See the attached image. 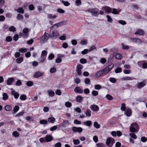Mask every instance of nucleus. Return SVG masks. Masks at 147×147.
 I'll use <instances>...</instances> for the list:
<instances>
[{
	"instance_id": "obj_1",
	"label": "nucleus",
	"mask_w": 147,
	"mask_h": 147,
	"mask_svg": "<svg viewBox=\"0 0 147 147\" xmlns=\"http://www.w3.org/2000/svg\"><path fill=\"white\" fill-rule=\"evenodd\" d=\"M87 11L90 13L93 16L97 17L98 15L99 9L97 8H89Z\"/></svg>"
},
{
	"instance_id": "obj_2",
	"label": "nucleus",
	"mask_w": 147,
	"mask_h": 147,
	"mask_svg": "<svg viewBox=\"0 0 147 147\" xmlns=\"http://www.w3.org/2000/svg\"><path fill=\"white\" fill-rule=\"evenodd\" d=\"M49 34H48L46 32H45L44 34L41 36V38L42 42V43H44L47 41L49 38H50L49 37Z\"/></svg>"
},
{
	"instance_id": "obj_3",
	"label": "nucleus",
	"mask_w": 147,
	"mask_h": 147,
	"mask_svg": "<svg viewBox=\"0 0 147 147\" xmlns=\"http://www.w3.org/2000/svg\"><path fill=\"white\" fill-rule=\"evenodd\" d=\"M106 70L104 68L97 72L95 74V76L96 77L98 78L100 77L102 75L104 74H107L106 73Z\"/></svg>"
},
{
	"instance_id": "obj_4",
	"label": "nucleus",
	"mask_w": 147,
	"mask_h": 147,
	"mask_svg": "<svg viewBox=\"0 0 147 147\" xmlns=\"http://www.w3.org/2000/svg\"><path fill=\"white\" fill-rule=\"evenodd\" d=\"M115 140L113 138H108L106 142L107 145L109 146H112L115 143Z\"/></svg>"
},
{
	"instance_id": "obj_5",
	"label": "nucleus",
	"mask_w": 147,
	"mask_h": 147,
	"mask_svg": "<svg viewBox=\"0 0 147 147\" xmlns=\"http://www.w3.org/2000/svg\"><path fill=\"white\" fill-rule=\"evenodd\" d=\"M83 68V66L81 64L77 65L76 68V71L78 74L80 75L82 74L81 69Z\"/></svg>"
},
{
	"instance_id": "obj_6",
	"label": "nucleus",
	"mask_w": 147,
	"mask_h": 147,
	"mask_svg": "<svg viewBox=\"0 0 147 147\" xmlns=\"http://www.w3.org/2000/svg\"><path fill=\"white\" fill-rule=\"evenodd\" d=\"M59 34L57 30H55L51 34H49V37L51 38H56L59 36Z\"/></svg>"
},
{
	"instance_id": "obj_7",
	"label": "nucleus",
	"mask_w": 147,
	"mask_h": 147,
	"mask_svg": "<svg viewBox=\"0 0 147 147\" xmlns=\"http://www.w3.org/2000/svg\"><path fill=\"white\" fill-rule=\"evenodd\" d=\"M114 66V65L113 63H111L105 68V69L106 70V73L107 74L113 68Z\"/></svg>"
},
{
	"instance_id": "obj_8",
	"label": "nucleus",
	"mask_w": 147,
	"mask_h": 147,
	"mask_svg": "<svg viewBox=\"0 0 147 147\" xmlns=\"http://www.w3.org/2000/svg\"><path fill=\"white\" fill-rule=\"evenodd\" d=\"M146 84V80H144L138 84L137 87L138 89H140L145 86Z\"/></svg>"
},
{
	"instance_id": "obj_9",
	"label": "nucleus",
	"mask_w": 147,
	"mask_h": 147,
	"mask_svg": "<svg viewBox=\"0 0 147 147\" xmlns=\"http://www.w3.org/2000/svg\"><path fill=\"white\" fill-rule=\"evenodd\" d=\"M44 74V72H41L39 71L36 72L34 75V77L35 78H38L42 76Z\"/></svg>"
},
{
	"instance_id": "obj_10",
	"label": "nucleus",
	"mask_w": 147,
	"mask_h": 147,
	"mask_svg": "<svg viewBox=\"0 0 147 147\" xmlns=\"http://www.w3.org/2000/svg\"><path fill=\"white\" fill-rule=\"evenodd\" d=\"M72 130L75 132H78L80 133L82 131L83 129L81 127H73L72 128Z\"/></svg>"
},
{
	"instance_id": "obj_11",
	"label": "nucleus",
	"mask_w": 147,
	"mask_h": 147,
	"mask_svg": "<svg viewBox=\"0 0 147 147\" xmlns=\"http://www.w3.org/2000/svg\"><path fill=\"white\" fill-rule=\"evenodd\" d=\"M130 39L133 42L135 43H138L140 44H141L142 42V41L139 38H130Z\"/></svg>"
},
{
	"instance_id": "obj_12",
	"label": "nucleus",
	"mask_w": 147,
	"mask_h": 147,
	"mask_svg": "<svg viewBox=\"0 0 147 147\" xmlns=\"http://www.w3.org/2000/svg\"><path fill=\"white\" fill-rule=\"evenodd\" d=\"M125 111V114L127 117L130 116L131 115L132 111L131 109H126Z\"/></svg>"
},
{
	"instance_id": "obj_13",
	"label": "nucleus",
	"mask_w": 147,
	"mask_h": 147,
	"mask_svg": "<svg viewBox=\"0 0 147 147\" xmlns=\"http://www.w3.org/2000/svg\"><path fill=\"white\" fill-rule=\"evenodd\" d=\"M144 32L142 29L138 30L135 33V34H139V35H144Z\"/></svg>"
},
{
	"instance_id": "obj_14",
	"label": "nucleus",
	"mask_w": 147,
	"mask_h": 147,
	"mask_svg": "<svg viewBox=\"0 0 147 147\" xmlns=\"http://www.w3.org/2000/svg\"><path fill=\"white\" fill-rule=\"evenodd\" d=\"M74 91L77 93H82L83 92V90L81 89L79 87L76 86L74 90Z\"/></svg>"
},
{
	"instance_id": "obj_15",
	"label": "nucleus",
	"mask_w": 147,
	"mask_h": 147,
	"mask_svg": "<svg viewBox=\"0 0 147 147\" xmlns=\"http://www.w3.org/2000/svg\"><path fill=\"white\" fill-rule=\"evenodd\" d=\"M102 9H104L106 12L109 13H111L112 10L111 8L107 6L103 7Z\"/></svg>"
},
{
	"instance_id": "obj_16",
	"label": "nucleus",
	"mask_w": 147,
	"mask_h": 147,
	"mask_svg": "<svg viewBox=\"0 0 147 147\" xmlns=\"http://www.w3.org/2000/svg\"><path fill=\"white\" fill-rule=\"evenodd\" d=\"M46 142H50L53 140V138L51 135H47L45 137Z\"/></svg>"
},
{
	"instance_id": "obj_17",
	"label": "nucleus",
	"mask_w": 147,
	"mask_h": 147,
	"mask_svg": "<svg viewBox=\"0 0 147 147\" xmlns=\"http://www.w3.org/2000/svg\"><path fill=\"white\" fill-rule=\"evenodd\" d=\"M91 109L93 111L95 112L97 111L99 109L98 106L96 105H93L91 106Z\"/></svg>"
},
{
	"instance_id": "obj_18",
	"label": "nucleus",
	"mask_w": 147,
	"mask_h": 147,
	"mask_svg": "<svg viewBox=\"0 0 147 147\" xmlns=\"http://www.w3.org/2000/svg\"><path fill=\"white\" fill-rule=\"evenodd\" d=\"M64 22V21H63L55 24L51 27V29L52 28H53L55 26H56L57 28H58L61 26V25H63Z\"/></svg>"
},
{
	"instance_id": "obj_19",
	"label": "nucleus",
	"mask_w": 147,
	"mask_h": 147,
	"mask_svg": "<svg viewBox=\"0 0 147 147\" xmlns=\"http://www.w3.org/2000/svg\"><path fill=\"white\" fill-rule=\"evenodd\" d=\"M11 94L12 95L14 96L15 98L16 99H17L18 98L19 95L18 92H16L15 91L13 90L11 92Z\"/></svg>"
},
{
	"instance_id": "obj_20",
	"label": "nucleus",
	"mask_w": 147,
	"mask_h": 147,
	"mask_svg": "<svg viewBox=\"0 0 147 147\" xmlns=\"http://www.w3.org/2000/svg\"><path fill=\"white\" fill-rule=\"evenodd\" d=\"M134 79H135V78L134 77H131L129 76H127L126 77H124L122 78L121 79L122 80L127 81L132 80Z\"/></svg>"
},
{
	"instance_id": "obj_21",
	"label": "nucleus",
	"mask_w": 147,
	"mask_h": 147,
	"mask_svg": "<svg viewBox=\"0 0 147 147\" xmlns=\"http://www.w3.org/2000/svg\"><path fill=\"white\" fill-rule=\"evenodd\" d=\"M19 107L18 106H15L13 110L12 111V113L13 114L16 113L19 110Z\"/></svg>"
},
{
	"instance_id": "obj_22",
	"label": "nucleus",
	"mask_w": 147,
	"mask_h": 147,
	"mask_svg": "<svg viewBox=\"0 0 147 147\" xmlns=\"http://www.w3.org/2000/svg\"><path fill=\"white\" fill-rule=\"evenodd\" d=\"M14 81V79L13 78H9L7 80V84L8 85H10L13 81Z\"/></svg>"
},
{
	"instance_id": "obj_23",
	"label": "nucleus",
	"mask_w": 147,
	"mask_h": 147,
	"mask_svg": "<svg viewBox=\"0 0 147 147\" xmlns=\"http://www.w3.org/2000/svg\"><path fill=\"white\" fill-rule=\"evenodd\" d=\"M48 95L51 97L55 95V92L51 90H48L47 91Z\"/></svg>"
},
{
	"instance_id": "obj_24",
	"label": "nucleus",
	"mask_w": 147,
	"mask_h": 147,
	"mask_svg": "<svg viewBox=\"0 0 147 147\" xmlns=\"http://www.w3.org/2000/svg\"><path fill=\"white\" fill-rule=\"evenodd\" d=\"M83 123L84 125L90 126L92 124V122L90 121H86L83 122Z\"/></svg>"
},
{
	"instance_id": "obj_25",
	"label": "nucleus",
	"mask_w": 147,
	"mask_h": 147,
	"mask_svg": "<svg viewBox=\"0 0 147 147\" xmlns=\"http://www.w3.org/2000/svg\"><path fill=\"white\" fill-rule=\"evenodd\" d=\"M5 109L7 111H10L12 109V107L10 105H7L5 107Z\"/></svg>"
},
{
	"instance_id": "obj_26",
	"label": "nucleus",
	"mask_w": 147,
	"mask_h": 147,
	"mask_svg": "<svg viewBox=\"0 0 147 147\" xmlns=\"http://www.w3.org/2000/svg\"><path fill=\"white\" fill-rule=\"evenodd\" d=\"M48 120L49 122L53 123L55 121V119L54 118L51 117L48 118Z\"/></svg>"
},
{
	"instance_id": "obj_27",
	"label": "nucleus",
	"mask_w": 147,
	"mask_h": 147,
	"mask_svg": "<svg viewBox=\"0 0 147 147\" xmlns=\"http://www.w3.org/2000/svg\"><path fill=\"white\" fill-rule=\"evenodd\" d=\"M131 126L133 127L136 128L138 129H139V127L138 124L136 123H133L131 124Z\"/></svg>"
},
{
	"instance_id": "obj_28",
	"label": "nucleus",
	"mask_w": 147,
	"mask_h": 147,
	"mask_svg": "<svg viewBox=\"0 0 147 147\" xmlns=\"http://www.w3.org/2000/svg\"><path fill=\"white\" fill-rule=\"evenodd\" d=\"M23 16L20 14H18L16 17V19L18 20H22L23 19Z\"/></svg>"
},
{
	"instance_id": "obj_29",
	"label": "nucleus",
	"mask_w": 147,
	"mask_h": 147,
	"mask_svg": "<svg viewBox=\"0 0 147 147\" xmlns=\"http://www.w3.org/2000/svg\"><path fill=\"white\" fill-rule=\"evenodd\" d=\"M77 101L78 102H81L83 99V98L80 95H78L76 97Z\"/></svg>"
},
{
	"instance_id": "obj_30",
	"label": "nucleus",
	"mask_w": 147,
	"mask_h": 147,
	"mask_svg": "<svg viewBox=\"0 0 147 147\" xmlns=\"http://www.w3.org/2000/svg\"><path fill=\"white\" fill-rule=\"evenodd\" d=\"M16 11L21 13L22 14L24 13V10L22 7H19L17 9H16Z\"/></svg>"
},
{
	"instance_id": "obj_31",
	"label": "nucleus",
	"mask_w": 147,
	"mask_h": 147,
	"mask_svg": "<svg viewBox=\"0 0 147 147\" xmlns=\"http://www.w3.org/2000/svg\"><path fill=\"white\" fill-rule=\"evenodd\" d=\"M130 130L131 132H132V133H134V132H137L139 130L131 127H130Z\"/></svg>"
},
{
	"instance_id": "obj_32",
	"label": "nucleus",
	"mask_w": 147,
	"mask_h": 147,
	"mask_svg": "<svg viewBox=\"0 0 147 147\" xmlns=\"http://www.w3.org/2000/svg\"><path fill=\"white\" fill-rule=\"evenodd\" d=\"M57 17L56 15H54L52 16L51 14H48L47 18L48 19H55Z\"/></svg>"
},
{
	"instance_id": "obj_33",
	"label": "nucleus",
	"mask_w": 147,
	"mask_h": 147,
	"mask_svg": "<svg viewBox=\"0 0 147 147\" xmlns=\"http://www.w3.org/2000/svg\"><path fill=\"white\" fill-rule=\"evenodd\" d=\"M115 58L117 59H122V56L120 54L117 53L115 55Z\"/></svg>"
},
{
	"instance_id": "obj_34",
	"label": "nucleus",
	"mask_w": 147,
	"mask_h": 147,
	"mask_svg": "<svg viewBox=\"0 0 147 147\" xmlns=\"http://www.w3.org/2000/svg\"><path fill=\"white\" fill-rule=\"evenodd\" d=\"M121 109L122 111H124L126 110V105L124 103H122L121 105Z\"/></svg>"
},
{
	"instance_id": "obj_35",
	"label": "nucleus",
	"mask_w": 147,
	"mask_h": 147,
	"mask_svg": "<svg viewBox=\"0 0 147 147\" xmlns=\"http://www.w3.org/2000/svg\"><path fill=\"white\" fill-rule=\"evenodd\" d=\"M94 127L96 129H98L100 127V125L97 122H95L94 123Z\"/></svg>"
},
{
	"instance_id": "obj_36",
	"label": "nucleus",
	"mask_w": 147,
	"mask_h": 147,
	"mask_svg": "<svg viewBox=\"0 0 147 147\" xmlns=\"http://www.w3.org/2000/svg\"><path fill=\"white\" fill-rule=\"evenodd\" d=\"M137 101L140 102H145L146 101V100L144 97H142V98H139L138 99Z\"/></svg>"
},
{
	"instance_id": "obj_37",
	"label": "nucleus",
	"mask_w": 147,
	"mask_h": 147,
	"mask_svg": "<svg viewBox=\"0 0 147 147\" xmlns=\"http://www.w3.org/2000/svg\"><path fill=\"white\" fill-rule=\"evenodd\" d=\"M3 100H6L8 98V96L7 94L5 93H4L3 94Z\"/></svg>"
},
{
	"instance_id": "obj_38",
	"label": "nucleus",
	"mask_w": 147,
	"mask_h": 147,
	"mask_svg": "<svg viewBox=\"0 0 147 147\" xmlns=\"http://www.w3.org/2000/svg\"><path fill=\"white\" fill-rule=\"evenodd\" d=\"M106 17L107 18V21L108 22L110 23H112L113 22V19L109 15H107Z\"/></svg>"
},
{
	"instance_id": "obj_39",
	"label": "nucleus",
	"mask_w": 147,
	"mask_h": 147,
	"mask_svg": "<svg viewBox=\"0 0 147 147\" xmlns=\"http://www.w3.org/2000/svg\"><path fill=\"white\" fill-rule=\"evenodd\" d=\"M23 61V59L22 57H21L17 58L16 60V62L18 63H20Z\"/></svg>"
},
{
	"instance_id": "obj_40",
	"label": "nucleus",
	"mask_w": 147,
	"mask_h": 147,
	"mask_svg": "<svg viewBox=\"0 0 147 147\" xmlns=\"http://www.w3.org/2000/svg\"><path fill=\"white\" fill-rule=\"evenodd\" d=\"M129 136L131 137V138L134 139H136L137 138V136L135 135L134 133H130Z\"/></svg>"
},
{
	"instance_id": "obj_41",
	"label": "nucleus",
	"mask_w": 147,
	"mask_h": 147,
	"mask_svg": "<svg viewBox=\"0 0 147 147\" xmlns=\"http://www.w3.org/2000/svg\"><path fill=\"white\" fill-rule=\"evenodd\" d=\"M39 123L42 124H47L48 123V121L46 120L42 119L40 121Z\"/></svg>"
},
{
	"instance_id": "obj_42",
	"label": "nucleus",
	"mask_w": 147,
	"mask_h": 147,
	"mask_svg": "<svg viewBox=\"0 0 147 147\" xmlns=\"http://www.w3.org/2000/svg\"><path fill=\"white\" fill-rule=\"evenodd\" d=\"M33 84V82L31 81H28L26 83V85L28 86L31 87Z\"/></svg>"
},
{
	"instance_id": "obj_43",
	"label": "nucleus",
	"mask_w": 147,
	"mask_h": 147,
	"mask_svg": "<svg viewBox=\"0 0 147 147\" xmlns=\"http://www.w3.org/2000/svg\"><path fill=\"white\" fill-rule=\"evenodd\" d=\"M121 68L120 67H119L116 68L115 70V72L116 73H120L122 71Z\"/></svg>"
},
{
	"instance_id": "obj_44",
	"label": "nucleus",
	"mask_w": 147,
	"mask_h": 147,
	"mask_svg": "<svg viewBox=\"0 0 147 147\" xmlns=\"http://www.w3.org/2000/svg\"><path fill=\"white\" fill-rule=\"evenodd\" d=\"M91 111L89 109H87L86 112L85 114L88 117L91 116Z\"/></svg>"
},
{
	"instance_id": "obj_45",
	"label": "nucleus",
	"mask_w": 147,
	"mask_h": 147,
	"mask_svg": "<svg viewBox=\"0 0 147 147\" xmlns=\"http://www.w3.org/2000/svg\"><path fill=\"white\" fill-rule=\"evenodd\" d=\"M87 40L85 39H84L82 40H81L80 43L81 45H85L87 44Z\"/></svg>"
},
{
	"instance_id": "obj_46",
	"label": "nucleus",
	"mask_w": 147,
	"mask_h": 147,
	"mask_svg": "<svg viewBox=\"0 0 147 147\" xmlns=\"http://www.w3.org/2000/svg\"><path fill=\"white\" fill-rule=\"evenodd\" d=\"M27 51V49L25 48H22L19 49V51L22 53H26Z\"/></svg>"
},
{
	"instance_id": "obj_47",
	"label": "nucleus",
	"mask_w": 147,
	"mask_h": 147,
	"mask_svg": "<svg viewBox=\"0 0 147 147\" xmlns=\"http://www.w3.org/2000/svg\"><path fill=\"white\" fill-rule=\"evenodd\" d=\"M112 10H113V11L111 12L113 14H118L120 12L119 11H118L117 9L115 8H113Z\"/></svg>"
},
{
	"instance_id": "obj_48",
	"label": "nucleus",
	"mask_w": 147,
	"mask_h": 147,
	"mask_svg": "<svg viewBox=\"0 0 147 147\" xmlns=\"http://www.w3.org/2000/svg\"><path fill=\"white\" fill-rule=\"evenodd\" d=\"M106 97L107 99L109 100H111L113 99V97L109 94H107L106 96Z\"/></svg>"
},
{
	"instance_id": "obj_49",
	"label": "nucleus",
	"mask_w": 147,
	"mask_h": 147,
	"mask_svg": "<svg viewBox=\"0 0 147 147\" xmlns=\"http://www.w3.org/2000/svg\"><path fill=\"white\" fill-rule=\"evenodd\" d=\"M12 135L15 137H18L19 136V134L17 131H14L12 133Z\"/></svg>"
},
{
	"instance_id": "obj_50",
	"label": "nucleus",
	"mask_w": 147,
	"mask_h": 147,
	"mask_svg": "<svg viewBox=\"0 0 147 147\" xmlns=\"http://www.w3.org/2000/svg\"><path fill=\"white\" fill-rule=\"evenodd\" d=\"M9 30L11 32H14L16 30V29L14 26H11L9 28Z\"/></svg>"
},
{
	"instance_id": "obj_51",
	"label": "nucleus",
	"mask_w": 147,
	"mask_h": 147,
	"mask_svg": "<svg viewBox=\"0 0 147 147\" xmlns=\"http://www.w3.org/2000/svg\"><path fill=\"white\" fill-rule=\"evenodd\" d=\"M69 121L67 120H65L63 121V122L62 123L63 126L65 127L66 126V124L69 125Z\"/></svg>"
},
{
	"instance_id": "obj_52",
	"label": "nucleus",
	"mask_w": 147,
	"mask_h": 147,
	"mask_svg": "<svg viewBox=\"0 0 147 147\" xmlns=\"http://www.w3.org/2000/svg\"><path fill=\"white\" fill-rule=\"evenodd\" d=\"M74 144L76 145L80 143V140L78 139H74L73 141Z\"/></svg>"
},
{
	"instance_id": "obj_53",
	"label": "nucleus",
	"mask_w": 147,
	"mask_h": 147,
	"mask_svg": "<svg viewBox=\"0 0 147 147\" xmlns=\"http://www.w3.org/2000/svg\"><path fill=\"white\" fill-rule=\"evenodd\" d=\"M57 11L58 12L61 13H64L65 12V11L64 10L61 8H58L57 9Z\"/></svg>"
},
{
	"instance_id": "obj_54",
	"label": "nucleus",
	"mask_w": 147,
	"mask_h": 147,
	"mask_svg": "<svg viewBox=\"0 0 147 147\" xmlns=\"http://www.w3.org/2000/svg\"><path fill=\"white\" fill-rule=\"evenodd\" d=\"M45 59V56H41L39 58L38 61L41 62H43Z\"/></svg>"
},
{
	"instance_id": "obj_55",
	"label": "nucleus",
	"mask_w": 147,
	"mask_h": 147,
	"mask_svg": "<svg viewBox=\"0 0 147 147\" xmlns=\"http://www.w3.org/2000/svg\"><path fill=\"white\" fill-rule=\"evenodd\" d=\"M61 2L65 6H68L70 5V3L67 1H64L62 0Z\"/></svg>"
},
{
	"instance_id": "obj_56",
	"label": "nucleus",
	"mask_w": 147,
	"mask_h": 147,
	"mask_svg": "<svg viewBox=\"0 0 147 147\" xmlns=\"http://www.w3.org/2000/svg\"><path fill=\"white\" fill-rule=\"evenodd\" d=\"M12 40V38L11 36H7L6 38V40L7 42H11Z\"/></svg>"
},
{
	"instance_id": "obj_57",
	"label": "nucleus",
	"mask_w": 147,
	"mask_h": 147,
	"mask_svg": "<svg viewBox=\"0 0 147 147\" xmlns=\"http://www.w3.org/2000/svg\"><path fill=\"white\" fill-rule=\"evenodd\" d=\"M80 62L82 64H84L86 63V60L85 59L82 58L80 60Z\"/></svg>"
},
{
	"instance_id": "obj_58",
	"label": "nucleus",
	"mask_w": 147,
	"mask_h": 147,
	"mask_svg": "<svg viewBox=\"0 0 147 147\" xmlns=\"http://www.w3.org/2000/svg\"><path fill=\"white\" fill-rule=\"evenodd\" d=\"M112 52L113 53H116L118 52V49L116 48H113L111 49Z\"/></svg>"
},
{
	"instance_id": "obj_59",
	"label": "nucleus",
	"mask_w": 147,
	"mask_h": 147,
	"mask_svg": "<svg viewBox=\"0 0 147 147\" xmlns=\"http://www.w3.org/2000/svg\"><path fill=\"white\" fill-rule=\"evenodd\" d=\"M89 51L87 49H84L83 51L81 52V53L83 55H85L87 54Z\"/></svg>"
},
{
	"instance_id": "obj_60",
	"label": "nucleus",
	"mask_w": 147,
	"mask_h": 147,
	"mask_svg": "<svg viewBox=\"0 0 147 147\" xmlns=\"http://www.w3.org/2000/svg\"><path fill=\"white\" fill-rule=\"evenodd\" d=\"M20 98L21 100H24L26 99V96L25 95H22L20 96Z\"/></svg>"
},
{
	"instance_id": "obj_61",
	"label": "nucleus",
	"mask_w": 147,
	"mask_h": 147,
	"mask_svg": "<svg viewBox=\"0 0 147 147\" xmlns=\"http://www.w3.org/2000/svg\"><path fill=\"white\" fill-rule=\"evenodd\" d=\"M90 80L88 78H86L84 79V82L86 84H90Z\"/></svg>"
},
{
	"instance_id": "obj_62",
	"label": "nucleus",
	"mask_w": 147,
	"mask_h": 147,
	"mask_svg": "<svg viewBox=\"0 0 147 147\" xmlns=\"http://www.w3.org/2000/svg\"><path fill=\"white\" fill-rule=\"evenodd\" d=\"M22 84V83L20 80H18L16 82V86H20Z\"/></svg>"
},
{
	"instance_id": "obj_63",
	"label": "nucleus",
	"mask_w": 147,
	"mask_h": 147,
	"mask_svg": "<svg viewBox=\"0 0 147 147\" xmlns=\"http://www.w3.org/2000/svg\"><path fill=\"white\" fill-rule=\"evenodd\" d=\"M54 58V55L53 53H51L48 56V59L50 60H52Z\"/></svg>"
},
{
	"instance_id": "obj_64",
	"label": "nucleus",
	"mask_w": 147,
	"mask_h": 147,
	"mask_svg": "<svg viewBox=\"0 0 147 147\" xmlns=\"http://www.w3.org/2000/svg\"><path fill=\"white\" fill-rule=\"evenodd\" d=\"M65 105L66 107H70L72 105L71 103L68 101L67 102L65 103Z\"/></svg>"
}]
</instances>
